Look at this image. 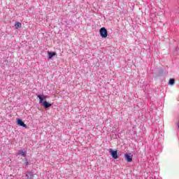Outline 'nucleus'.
I'll return each mask as SVG.
<instances>
[{"label": "nucleus", "mask_w": 179, "mask_h": 179, "mask_svg": "<svg viewBox=\"0 0 179 179\" xmlns=\"http://www.w3.org/2000/svg\"><path fill=\"white\" fill-rule=\"evenodd\" d=\"M25 166H29V162L27 161V159H25Z\"/></svg>", "instance_id": "9b49d317"}, {"label": "nucleus", "mask_w": 179, "mask_h": 179, "mask_svg": "<svg viewBox=\"0 0 179 179\" xmlns=\"http://www.w3.org/2000/svg\"><path fill=\"white\" fill-rule=\"evenodd\" d=\"M36 96L38 99H39V104H42L44 108H50V107L52 106V103H48L47 101H44L47 99V96L44 95H40L38 94H36Z\"/></svg>", "instance_id": "f257e3e1"}, {"label": "nucleus", "mask_w": 179, "mask_h": 179, "mask_svg": "<svg viewBox=\"0 0 179 179\" xmlns=\"http://www.w3.org/2000/svg\"><path fill=\"white\" fill-rule=\"evenodd\" d=\"M48 54L49 59H52V57L57 55V53L55 52H48Z\"/></svg>", "instance_id": "0eeeda50"}, {"label": "nucleus", "mask_w": 179, "mask_h": 179, "mask_svg": "<svg viewBox=\"0 0 179 179\" xmlns=\"http://www.w3.org/2000/svg\"><path fill=\"white\" fill-rule=\"evenodd\" d=\"M26 177H27L28 179H33L34 178V173L32 171L28 172L26 174Z\"/></svg>", "instance_id": "423d86ee"}, {"label": "nucleus", "mask_w": 179, "mask_h": 179, "mask_svg": "<svg viewBox=\"0 0 179 179\" xmlns=\"http://www.w3.org/2000/svg\"><path fill=\"white\" fill-rule=\"evenodd\" d=\"M26 151H23V150H20L18 152V155L23 156V157H26Z\"/></svg>", "instance_id": "9d476101"}, {"label": "nucleus", "mask_w": 179, "mask_h": 179, "mask_svg": "<svg viewBox=\"0 0 179 179\" xmlns=\"http://www.w3.org/2000/svg\"><path fill=\"white\" fill-rule=\"evenodd\" d=\"M113 159H118V152L117 150H110L109 151Z\"/></svg>", "instance_id": "7ed1b4c3"}, {"label": "nucleus", "mask_w": 179, "mask_h": 179, "mask_svg": "<svg viewBox=\"0 0 179 179\" xmlns=\"http://www.w3.org/2000/svg\"><path fill=\"white\" fill-rule=\"evenodd\" d=\"M15 29H20V27H22V23L19 22H16L15 23Z\"/></svg>", "instance_id": "1a4fd4ad"}, {"label": "nucleus", "mask_w": 179, "mask_h": 179, "mask_svg": "<svg viewBox=\"0 0 179 179\" xmlns=\"http://www.w3.org/2000/svg\"><path fill=\"white\" fill-rule=\"evenodd\" d=\"M17 124L20 127H22L23 128H27V125L26 124H24V122H23V120H22V119H17Z\"/></svg>", "instance_id": "20e7f679"}, {"label": "nucleus", "mask_w": 179, "mask_h": 179, "mask_svg": "<svg viewBox=\"0 0 179 179\" xmlns=\"http://www.w3.org/2000/svg\"><path fill=\"white\" fill-rule=\"evenodd\" d=\"M99 34L102 38H106L107 36H108V32L105 27H102L99 30Z\"/></svg>", "instance_id": "f03ea898"}, {"label": "nucleus", "mask_w": 179, "mask_h": 179, "mask_svg": "<svg viewBox=\"0 0 179 179\" xmlns=\"http://www.w3.org/2000/svg\"><path fill=\"white\" fill-rule=\"evenodd\" d=\"M124 159L128 162V163H131L132 162V155L131 153L124 154Z\"/></svg>", "instance_id": "39448f33"}, {"label": "nucleus", "mask_w": 179, "mask_h": 179, "mask_svg": "<svg viewBox=\"0 0 179 179\" xmlns=\"http://www.w3.org/2000/svg\"><path fill=\"white\" fill-rule=\"evenodd\" d=\"M176 50L177 51V48L176 49Z\"/></svg>", "instance_id": "f8f14e48"}, {"label": "nucleus", "mask_w": 179, "mask_h": 179, "mask_svg": "<svg viewBox=\"0 0 179 179\" xmlns=\"http://www.w3.org/2000/svg\"><path fill=\"white\" fill-rule=\"evenodd\" d=\"M174 83H176V80L174 78H170L169 81V85H170V86H173Z\"/></svg>", "instance_id": "6e6552de"}]
</instances>
